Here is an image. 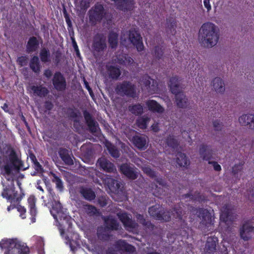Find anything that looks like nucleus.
<instances>
[{
	"label": "nucleus",
	"mask_w": 254,
	"mask_h": 254,
	"mask_svg": "<svg viewBox=\"0 0 254 254\" xmlns=\"http://www.w3.org/2000/svg\"><path fill=\"white\" fill-rule=\"evenodd\" d=\"M22 167V161L12 147H8L5 154L0 157V175L4 177L7 182H1L3 189L1 195L11 203H19L24 195L23 192L18 194L14 187L16 174Z\"/></svg>",
	"instance_id": "obj_1"
},
{
	"label": "nucleus",
	"mask_w": 254,
	"mask_h": 254,
	"mask_svg": "<svg viewBox=\"0 0 254 254\" xmlns=\"http://www.w3.org/2000/svg\"><path fill=\"white\" fill-rule=\"evenodd\" d=\"M199 37L202 43L206 46L212 47L215 46L219 40L217 27L211 22L203 23L199 31Z\"/></svg>",
	"instance_id": "obj_2"
},
{
	"label": "nucleus",
	"mask_w": 254,
	"mask_h": 254,
	"mask_svg": "<svg viewBox=\"0 0 254 254\" xmlns=\"http://www.w3.org/2000/svg\"><path fill=\"white\" fill-rule=\"evenodd\" d=\"M0 248L6 249L4 254H29V249L25 244L17 239H3L0 241Z\"/></svg>",
	"instance_id": "obj_3"
},
{
	"label": "nucleus",
	"mask_w": 254,
	"mask_h": 254,
	"mask_svg": "<svg viewBox=\"0 0 254 254\" xmlns=\"http://www.w3.org/2000/svg\"><path fill=\"white\" fill-rule=\"evenodd\" d=\"M115 91L121 96H126L132 98L137 96L136 86L129 81L124 80L118 83L115 87Z\"/></svg>",
	"instance_id": "obj_4"
},
{
	"label": "nucleus",
	"mask_w": 254,
	"mask_h": 254,
	"mask_svg": "<svg viewBox=\"0 0 254 254\" xmlns=\"http://www.w3.org/2000/svg\"><path fill=\"white\" fill-rule=\"evenodd\" d=\"M88 14L89 22L95 25L101 22L107 14V12L103 4L97 2L89 10Z\"/></svg>",
	"instance_id": "obj_5"
},
{
	"label": "nucleus",
	"mask_w": 254,
	"mask_h": 254,
	"mask_svg": "<svg viewBox=\"0 0 254 254\" xmlns=\"http://www.w3.org/2000/svg\"><path fill=\"white\" fill-rule=\"evenodd\" d=\"M50 212L56 221L58 222L59 219L62 222V220L65 221L69 227L71 226V218L64 212L62 204L59 201H54L53 202Z\"/></svg>",
	"instance_id": "obj_6"
},
{
	"label": "nucleus",
	"mask_w": 254,
	"mask_h": 254,
	"mask_svg": "<svg viewBox=\"0 0 254 254\" xmlns=\"http://www.w3.org/2000/svg\"><path fill=\"white\" fill-rule=\"evenodd\" d=\"M106 37L101 33H97L93 38L91 52L94 56L99 55L107 49Z\"/></svg>",
	"instance_id": "obj_7"
},
{
	"label": "nucleus",
	"mask_w": 254,
	"mask_h": 254,
	"mask_svg": "<svg viewBox=\"0 0 254 254\" xmlns=\"http://www.w3.org/2000/svg\"><path fill=\"white\" fill-rule=\"evenodd\" d=\"M148 212L151 216L157 220L168 222L171 218L170 212L160 205L156 204L150 207Z\"/></svg>",
	"instance_id": "obj_8"
},
{
	"label": "nucleus",
	"mask_w": 254,
	"mask_h": 254,
	"mask_svg": "<svg viewBox=\"0 0 254 254\" xmlns=\"http://www.w3.org/2000/svg\"><path fill=\"white\" fill-rule=\"evenodd\" d=\"M209 146L201 144L199 147V154L200 156L204 161H207L209 164L213 166L214 170L216 171H220L221 170V166L216 161H211L210 160L213 158V150L208 149Z\"/></svg>",
	"instance_id": "obj_9"
},
{
	"label": "nucleus",
	"mask_w": 254,
	"mask_h": 254,
	"mask_svg": "<svg viewBox=\"0 0 254 254\" xmlns=\"http://www.w3.org/2000/svg\"><path fill=\"white\" fill-rule=\"evenodd\" d=\"M120 173L131 180L136 179L139 175V171L133 164L125 163L119 166Z\"/></svg>",
	"instance_id": "obj_10"
},
{
	"label": "nucleus",
	"mask_w": 254,
	"mask_h": 254,
	"mask_svg": "<svg viewBox=\"0 0 254 254\" xmlns=\"http://www.w3.org/2000/svg\"><path fill=\"white\" fill-rule=\"evenodd\" d=\"M128 39L130 43L135 47L138 52L144 50L142 38L140 34L135 29H131L128 32Z\"/></svg>",
	"instance_id": "obj_11"
},
{
	"label": "nucleus",
	"mask_w": 254,
	"mask_h": 254,
	"mask_svg": "<svg viewBox=\"0 0 254 254\" xmlns=\"http://www.w3.org/2000/svg\"><path fill=\"white\" fill-rule=\"evenodd\" d=\"M239 232L241 238L245 241H248L254 234V226L249 220L246 221L240 228Z\"/></svg>",
	"instance_id": "obj_12"
},
{
	"label": "nucleus",
	"mask_w": 254,
	"mask_h": 254,
	"mask_svg": "<svg viewBox=\"0 0 254 254\" xmlns=\"http://www.w3.org/2000/svg\"><path fill=\"white\" fill-rule=\"evenodd\" d=\"M114 246L117 251L121 254L126 253L127 254H131L135 252V248L124 240H117L115 242Z\"/></svg>",
	"instance_id": "obj_13"
},
{
	"label": "nucleus",
	"mask_w": 254,
	"mask_h": 254,
	"mask_svg": "<svg viewBox=\"0 0 254 254\" xmlns=\"http://www.w3.org/2000/svg\"><path fill=\"white\" fill-rule=\"evenodd\" d=\"M52 83L55 89L58 91H63L66 89L65 78L60 71H57L54 74Z\"/></svg>",
	"instance_id": "obj_14"
},
{
	"label": "nucleus",
	"mask_w": 254,
	"mask_h": 254,
	"mask_svg": "<svg viewBox=\"0 0 254 254\" xmlns=\"http://www.w3.org/2000/svg\"><path fill=\"white\" fill-rule=\"evenodd\" d=\"M117 216L127 230L128 228L135 229L138 227L137 223L133 220L131 216L127 212H119L117 213Z\"/></svg>",
	"instance_id": "obj_15"
},
{
	"label": "nucleus",
	"mask_w": 254,
	"mask_h": 254,
	"mask_svg": "<svg viewBox=\"0 0 254 254\" xmlns=\"http://www.w3.org/2000/svg\"><path fill=\"white\" fill-rule=\"evenodd\" d=\"M97 165L101 170L107 173H114L116 171V168L114 163L104 157L98 159Z\"/></svg>",
	"instance_id": "obj_16"
},
{
	"label": "nucleus",
	"mask_w": 254,
	"mask_h": 254,
	"mask_svg": "<svg viewBox=\"0 0 254 254\" xmlns=\"http://www.w3.org/2000/svg\"><path fill=\"white\" fill-rule=\"evenodd\" d=\"M83 115L89 131L92 133H96L98 127L97 122L93 119L91 114L87 110L83 111Z\"/></svg>",
	"instance_id": "obj_17"
},
{
	"label": "nucleus",
	"mask_w": 254,
	"mask_h": 254,
	"mask_svg": "<svg viewBox=\"0 0 254 254\" xmlns=\"http://www.w3.org/2000/svg\"><path fill=\"white\" fill-rule=\"evenodd\" d=\"M196 210L198 217L201 219L202 224L208 227L212 225L211 214L207 209L203 208H199L198 209H196Z\"/></svg>",
	"instance_id": "obj_18"
},
{
	"label": "nucleus",
	"mask_w": 254,
	"mask_h": 254,
	"mask_svg": "<svg viewBox=\"0 0 254 254\" xmlns=\"http://www.w3.org/2000/svg\"><path fill=\"white\" fill-rule=\"evenodd\" d=\"M175 95V102L177 106L179 108L185 109L189 105V101L185 94L182 91L174 93Z\"/></svg>",
	"instance_id": "obj_19"
},
{
	"label": "nucleus",
	"mask_w": 254,
	"mask_h": 254,
	"mask_svg": "<svg viewBox=\"0 0 254 254\" xmlns=\"http://www.w3.org/2000/svg\"><path fill=\"white\" fill-rule=\"evenodd\" d=\"M238 120L241 125L254 129V114H244L239 118Z\"/></svg>",
	"instance_id": "obj_20"
},
{
	"label": "nucleus",
	"mask_w": 254,
	"mask_h": 254,
	"mask_svg": "<svg viewBox=\"0 0 254 254\" xmlns=\"http://www.w3.org/2000/svg\"><path fill=\"white\" fill-rule=\"evenodd\" d=\"M184 212L183 208L180 204L176 205L172 208V214L176 219H178L181 223L182 228H186L188 225L186 221L183 218Z\"/></svg>",
	"instance_id": "obj_21"
},
{
	"label": "nucleus",
	"mask_w": 254,
	"mask_h": 254,
	"mask_svg": "<svg viewBox=\"0 0 254 254\" xmlns=\"http://www.w3.org/2000/svg\"><path fill=\"white\" fill-rule=\"evenodd\" d=\"M105 226L110 231H117L119 229V223L117 220L112 216L104 217Z\"/></svg>",
	"instance_id": "obj_22"
},
{
	"label": "nucleus",
	"mask_w": 254,
	"mask_h": 254,
	"mask_svg": "<svg viewBox=\"0 0 254 254\" xmlns=\"http://www.w3.org/2000/svg\"><path fill=\"white\" fill-rule=\"evenodd\" d=\"M27 201L29 209V213L31 216V222L34 223L36 221V216L37 214V210L36 207V198L34 195H30L28 198Z\"/></svg>",
	"instance_id": "obj_23"
},
{
	"label": "nucleus",
	"mask_w": 254,
	"mask_h": 254,
	"mask_svg": "<svg viewBox=\"0 0 254 254\" xmlns=\"http://www.w3.org/2000/svg\"><path fill=\"white\" fill-rule=\"evenodd\" d=\"M106 70L110 78L117 80L121 75L120 67L113 65H106Z\"/></svg>",
	"instance_id": "obj_24"
},
{
	"label": "nucleus",
	"mask_w": 254,
	"mask_h": 254,
	"mask_svg": "<svg viewBox=\"0 0 254 254\" xmlns=\"http://www.w3.org/2000/svg\"><path fill=\"white\" fill-rule=\"evenodd\" d=\"M108 230L104 226L98 227L97 230V236L99 240L103 242L108 241L112 237V235Z\"/></svg>",
	"instance_id": "obj_25"
},
{
	"label": "nucleus",
	"mask_w": 254,
	"mask_h": 254,
	"mask_svg": "<svg viewBox=\"0 0 254 254\" xmlns=\"http://www.w3.org/2000/svg\"><path fill=\"white\" fill-rule=\"evenodd\" d=\"M39 47V42L35 36L30 37L26 45V50L28 53L36 52Z\"/></svg>",
	"instance_id": "obj_26"
},
{
	"label": "nucleus",
	"mask_w": 254,
	"mask_h": 254,
	"mask_svg": "<svg viewBox=\"0 0 254 254\" xmlns=\"http://www.w3.org/2000/svg\"><path fill=\"white\" fill-rule=\"evenodd\" d=\"M148 110L153 113L162 114L164 112V108L154 100H149L146 103Z\"/></svg>",
	"instance_id": "obj_27"
},
{
	"label": "nucleus",
	"mask_w": 254,
	"mask_h": 254,
	"mask_svg": "<svg viewBox=\"0 0 254 254\" xmlns=\"http://www.w3.org/2000/svg\"><path fill=\"white\" fill-rule=\"evenodd\" d=\"M105 181L111 191L114 193L119 191L121 188V183L119 181L111 178H107Z\"/></svg>",
	"instance_id": "obj_28"
},
{
	"label": "nucleus",
	"mask_w": 254,
	"mask_h": 254,
	"mask_svg": "<svg viewBox=\"0 0 254 254\" xmlns=\"http://www.w3.org/2000/svg\"><path fill=\"white\" fill-rule=\"evenodd\" d=\"M217 243L218 239L217 237H208L205 246L206 252L210 254H213L216 251Z\"/></svg>",
	"instance_id": "obj_29"
},
{
	"label": "nucleus",
	"mask_w": 254,
	"mask_h": 254,
	"mask_svg": "<svg viewBox=\"0 0 254 254\" xmlns=\"http://www.w3.org/2000/svg\"><path fill=\"white\" fill-rule=\"evenodd\" d=\"M59 155L64 163L68 165L73 164V161L69 155V152L67 149L64 148H60L58 151Z\"/></svg>",
	"instance_id": "obj_30"
},
{
	"label": "nucleus",
	"mask_w": 254,
	"mask_h": 254,
	"mask_svg": "<svg viewBox=\"0 0 254 254\" xmlns=\"http://www.w3.org/2000/svg\"><path fill=\"white\" fill-rule=\"evenodd\" d=\"M31 89L35 95L40 97H45L49 93L47 88L42 85H32Z\"/></svg>",
	"instance_id": "obj_31"
},
{
	"label": "nucleus",
	"mask_w": 254,
	"mask_h": 254,
	"mask_svg": "<svg viewBox=\"0 0 254 254\" xmlns=\"http://www.w3.org/2000/svg\"><path fill=\"white\" fill-rule=\"evenodd\" d=\"M133 0H123L117 4V8L121 10L127 11L132 10L134 7Z\"/></svg>",
	"instance_id": "obj_32"
},
{
	"label": "nucleus",
	"mask_w": 254,
	"mask_h": 254,
	"mask_svg": "<svg viewBox=\"0 0 254 254\" xmlns=\"http://www.w3.org/2000/svg\"><path fill=\"white\" fill-rule=\"evenodd\" d=\"M79 192L85 199L88 201H92L96 197L95 192L90 188L81 187Z\"/></svg>",
	"instance_id": "obj_33"
},
{
	"label": "nucleus",
	"mask_w": 254,
	"mask_h": 254,
	"mask_svg": "<svg viewBox=\"0 0 254 254\" xmlns=\"http://www.w3.org/2000/svg\"><path fill=\"white\" fill-rule=\"evenodd\" d=\"M132 141L134 146L138 149L142 150L146 148L147 140L145 137L135 135L133 136Z\"/></svg>",
	"instance_id": "obj_34"
},
{
	"label": "nucleus",
	"mask_w": 254,
	"mask_h": 254,
	"mask_svg": "<svg viewBox=\"0 0 254 254\" xmlns=\"http://www.w3.org/2000/svg\"><path fill=\"white\" fill-rule=\"evenodd\" d=\"M232 210L228 205H225L223 207V210L220 215V219L225 223L230 221L233 222L232 219Z\"/></svg>",
	"instance_id": "obj_35"
},
{
	"label": "nucleus",
	"mask_w": 254,
	"mask_h": 254,
	"mask_svg": "<svg viewBox=\"0 0 254 254\" xmlns=\"http://www.w3.org/2000/svg\"><path fill=\"white\" fill-rule=\"evenodd\" d=\"M169 87L172 94L177 93L182 91L180 87L179 78L177 76H172L170 78Z\"/></svg>",
	"instance_id": "obj_36"
},
{
	"label": "nucleus",
	"mask_w": 254,
	"mask_h": 254,
	"mask_svg": "<svg viewBox=\"0 0 254 254\" xmlns=\"http://www.w3.org/2000/svg\"><path fill=\"white\" fill-rule=\"evenodd\" d=\"M119 34L113 30L110 31L108 35V40L112 49H116L118 44Z\"/></svg>",
	"instance_id": "obj_37"
},
{
	"label": "nucleus",
	"mask_w": 254,
	"mask_h": 254,
	"mask_svg": "<svg viewBox=\"0 0 254 254\" xmlns=\"http://www.w3.org/2000/svg\"><path fill=\"white\" fill-rule=\"evenodd\" d=\"M29 66L31 69L36 73L40 71L41 66L38 56H34L30 60Z\"/></svg>",
	"instance_id": "obj_38"
},
{
	"label": "nucleus",
	"mask_w": 254,
	"mask_h": 254,
	"mask_svg": "<svg viewBox=\"0 0 254 254\" xmlns=\"http://www.w3.org/2000/svg\"><path fill=\"white\" fill-rule=\"evenodd\" d=\"M213 86L217 93H223L225 91L224 84L220 77H215L212 81Z\"/></svg>",
	"instance_id": "obj_39"
},
{
	"label": "nucleus",
	"mask_w": 254,
	"mask_h": 254,
	"mask_svg": "<svg viewBox=\"0 0 254 254\" xmlns=\"http://www.w3.org/2000/svg\"><path fill=\"white\" fill-rule=\"evenodd\" d=\"M150 120V118L145 115L139 117L136 120V125L140 129H146Z\"/></svg>",
	"instance_id": "obj_40"
},
{
	"label": "nucleus",
	"mask_w": 254,
	"mask_h": 254,
	"mask_svg": "<svg viewBox=\"0 0 254 254\" xmlns=\"http://www.w3.org/2000/svg\"><path fill=\"white\" fill-rule=\"evenodd\" d=\"M29 158L33 163V167L37 173H42L43 172V168L42 165L37 161L35 155L33 153H30L29 155Z\"/></svg>",
	"instance_id": "obj_41"
},
{
	"label": "nucleus",
	"mask_w": 254,
	"mask_h": 254,
	"mask_svg": "<svg viewBox=\"0 0 254 254\" xmlns=\"http://www.w3.org/2000/svg\"><path fill=\"white\" fill-rule=\"evenodd\" d=\"M189 162L186 154L179 152L177 154V163L180 167H186Z\"/></svg>",
	"instance_id": "obj_42"
},
{
	"label": "nucleus",
	"mask_w": 254,
	"mask_h": 254,
	"mask_svg": "<svg viewBox=\"0 0 254 254\" xmlns=\"http://www.w3.org/2000/svg\"><path fill=\"white\" fill-rule=\"evenodd\" d=\"M128 109L130 112L136 116L140 115L143 112V106L139 103L129 105Z\"/></svg>",
	"instance_id": "obj_43"
},
{
	"label": "nucleus",
	"mask_w": 254,
	"mask_h": 254,
	"mask_svg": "<svg viewBox=\"0 0 254 254\" xmlns=\"http://www.w3.org/2000/svg\"><path fill=\"white\" fill-rule=\"evenodd\" d=\"M39 56L42 62L46 63L50 62V52L47 48H42L40 50Z\"/></svg>",
	"instance_id": "obj_44"
},
{
	"label": "nucleus",
	"mask_w": 254,
	"mask_h": 254,
	"mask_svg": "<svg viewBox=\"0 0 254 254\" xmlns=\"http://www.w3.org/2000/svg\"><path fill=\"white\" fill-rule=\"evenodd\" d=\"M84 209L86 213L90 216H98L99 212L97 208L90 204H86L84 206Z\"/></svg>",
	"instance_id": "obj_45"
},
{
	"label": "nucleus",
	"mask_w": 254,
	"mask_h": 254,
	"mask_svg": "<svg viewBox=\"0 0 254 254\" xmlns=\"http://www.w3.org/2000/svg\"><path fill=\"white\" fill-rule=\"evenodd\" d=\"M51 175L53 178L52 181L56 184V188L62 191L64 189L63 182L61 179L58 177L55 173L51 172Z\"/></svg>",
	"instance_id": "obj_46"
},
{
	"label": "nucleus",
	"mask_w": 254,
	"mask_h": 254,
	"mask_svg": "<svg viewBox=\"0 0 254 254\" xmlns=\"http://www.w3.org/2000/svg\"><path fill=\"white\" fill-rule=\"evenodd\" d=\"M151 81L154 82V80L150 78L149 76L148 75H144L142 77V81L143 82V84L146 87L147 89L148 90L149 92H150V90H152L153 91H155V87L154 85H152L150 86V84L151 83Z\"/></svg>",
	"instance_id": "obj_47"
},
{
	"label": "nucleus",
	"mask_w": 254,
	"mask_h": 254,
	"mask_svg": "<svg viewBox=\"0 0 254 254\" xmlns=\"http://www.w3.org/2000/svg\"><path fill=\"white\" fill-rule=\"evenodd\" d=\"M107 149L110 155L115 158H118L120 156V152L115 146L111 143H109L106 145Z\"/></svg>",
	"instance_id": "obj_48"
},
{
	"label": "nucleus",
	"mask_w": 254,
	"mask_h": 254,
	"mask_svg": "<svg viewBox=\"0 0 254 254\" xmlns=\"http://www.w3.org/2000/svg\"><path fill=\"white\" fill-rule=\"evenodd\" d=\"M201 197L202 196L200 195L199 192H195L194 194H192L191 193L189 192L182 195V197L183 198L186 199L189 198L190 200L193 201H200L202 200Z\"/></svg>",
	"instance_id": "obj_49"
},
{
	"label": "nucleus",
	"mask_w": 254,
	"mask_h": 254,
	"mask_svg": "<svg viewBox=\"0 0 254 254\" xmlns=\"http://www.w3.org/2000/svg\"><path fill=\"white\" fill-rule=\"evenodd\" d=\"M167 144L173 148H176L179 145L178 140L174 137L173 135H169L166 139Z\"/></svg>",
	"instance_id": "obj_50"
},
{
	"label": "nucleus",
	"mask_w": 254,
	"mask_h": 254,
	"mask_svg": "<svg viewBox=\"0 0 254 254\" xmlns=\"http://www.w3.org/2000/svg\"><path fill=\"white\" fill-rule=\"evenodd\" d=\"M176 20L173 18H167V31L169 32V30L170 31V33L173 34L174 32H176L175 27L176 26Z\"/></svg>",
	"instance_id": "obj_51"
},
{
	"label": "nucleus",
	"mask_w": 254,
	"mask_h": 254,
	"mask_svg": "<svg viewBox=\"0 0 254 254\" xmlns=\"http://www.w3.org/2000/svg\"><path fill=\"white\" fill-rule=\"evenodd\" d=\"M245 162L244 161H242L240 162L239 164H235L232 168V173L234 175H237L239 172H240L243 169V166H244Z\"/></svg>",
	"instance_id": "obj_52"
},
{
	"label": "nucleus",
	"mask_w": 254,
	"mask_h": 254,
	"mask_svg": "<svg viewBox=\"0 0 254 254\" xmlns=\"http://www.w3.org/2000/svg\"><path fill=\"white\" fill-rule=\"evenodd\" d=\"M28 58L26 56H21L18 57L16 62L17 64L21 67L27 65L28 63Z\"/></svg>",
	"instance_id": "obj_53"
},
{
	"label": "nucleus",
	"mask_w": 254,
	"mask_h": 254,
	"mask_svg": "<svg viewBox=\"0 0 254 254\" xmlns=\"http://www.w3.org/2000/svg\"><path fill=\"white\" fill-rule=\"evenodd\" d=\"M90 0H81L79 2L80 11H85L90 6Z\"/></svg>",
	"instance_id": "obj_54"
},
{
	"label": "nucleus",
	"mask_w": 254,
	"mask_h": 254,
	"mask_svg": "<svg viewBox=\"0 0 254 254\" xmlns=\"http://www.w3.org/2000/svg\"><path fill=\"white\" fill-rule=\"evenodd\" d=\"M143 172L150 178L153 179L156 177L155 171L152 170L150 167H146L143 169Z\"/></svg>",
	"instance_id": "obj_55"
},
{
	"label": "nucleus",
	"mask_w": 254,
	"mask_h": 254,
	"mask_svg": "<svg viewBox=\"0 0 254 254\" xmlns=\"http://www.w3.org/2000/svg\"><path fill=\"white\" fill-rule=\"evenodd\" d=\"M164 54L163 49L158 46H156L154 48V54L156 58L158 60L161 59Z\"/></svg>",
	"instance_id": "obj_56"
},
{
	"label": "nucleus",
	"mask_w": 254,
	"mask_h": 254,
	"mask_svg": "<svg viewBox=\"0 0 254 254\" xmlns=\"http://www.w3.org/2000/svg\"><path fill=\"white\" fill-rule=\"evenodd\" d=\"M63 14H64V17L65 18V22L67 24L68 28H71L72 27V22L70 20L69 15L68 14V13L65 8H64Z\"/></svg>",
	"instance_id": "obj_57"
},
{
	"label": "nucleus",
	"mask_w": 254,
	"mask_h": 254,
	"mask_svg": "<svg viewBox=\"0 0 254 254\" xmlns=\"http://www.w3.org/2000/svg\"><path fill=\"white\" fill-rule=\"evenodd\" d=\"M16 208L17 211L20 213V216L22 219H25L26 218V208L24 206H22L20 205H18Z\"/></svg>",
	"instance_id": "obj_58"
},
{
	"label": "nucleus",
	"mask_w": 254,
	"mask_h": 254,
	"mask_svg": "<svg viewBox=\"0 0 254 254\" xmlns=\"http://www.w3.org/2000/svg\"><path fill=\"white\" fill-rule=\"evenodd\" d=\"M145 229L150 231H153L154 229L155 226L150 221H146L142 225Z\"/></svg>",
	"instance_id": "obj_59"
},
{
	"label": "nucleus",
	"mask_w": 254,
	"mask_h": 254,
	"mask_svg": "<svg viewBox=\"0 0 254 254\" xmlns=\"http://www.w3.org/2000/svg\"><path fill=\"white\" fill-rule=\"evenodd\" d=\"M126 54L122 53L117 56V63L120 65H125L124 58Z\"/></svg>",
	"instance_id": "obj_60"
},
{
	"label": "nucleus",
	"mask_w": 254,
	"mask_h": 254,
	"mask_svg": "<svg viewBox=\"0 0 254 254\" xmlns=\"http://www.w3.org/2000/svg\"><path fill=\"white\" fill-rule=\"evenodd\" d=\"M125 60V65H131L133 64L134 61L132 58H131L128 55L126 54V56L124 58Z\"/></svg>",
	"instance_id": "obj_61"
},
{
	"label": "nucleus",
	"mask_w": 254,
	"mask_h": 254,
	"mask_svg": "<svg viewBox=\"0 0 254 254\" xmlns=\"http://www.w3.org/2000/svg\"><path fill=\"white\" fill-rule=\"evenodd\" d=\"M213 125L215 130H220L222 129V123L220 121L217 120L213 122Z\"/></svg>",
	"instance_id": "obj_62"
},
{
	"label": "nucleus",
	"mask_w": 254,
	"mask_h": 254,
	"mask_svg": "<svg viewBox=\"0 0 254 254\" xmlns=\"http://www.w3.org/2000/svg\"><path fill=\"white\" fill-rule=\"evenodd\" d=\"M44 108L47 111H51L54 107V105L50 101H46L44 103Z\"/></svg>",
	"instance_id": "obj_63"
},
{
	"label": "nucleus",
	"mask_w": 254,
	"mask_h": 254,
	"mask_svg": "<svg viewBox=\"0 0 254 254\" xmlns=\"http://www.w3.org/2000/svg\"><path fill=\"white\" fill-rule=\"evenodd\" d=\"M136 218L137 219L138 222L142 225L146 221V220L142 214H137L136 215Z\"/></svg>",
	"instance_id": "obj_64"
}]
</instances>
